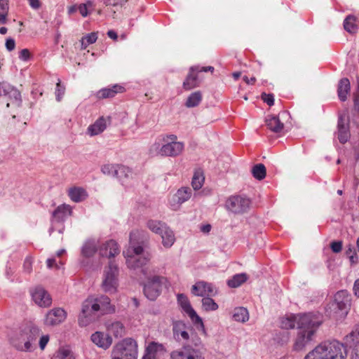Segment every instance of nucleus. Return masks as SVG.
<instances>
[{
	"label": "nucleus",
	"instance_id": "8",
	"mask_svg": "<svg viewBox=\"0 0 359 359\" xmlns=\"http://www.w3.org/2000/svg\"><path fill=\"white\" fill-rule=\"evenodd\" d=\"M350 301V295L348 292L340 290L334 294V300L329 304L327 312L330 316H344L348 313Z\"/></svg>",
	"mask_w": 359,
	"mask_h": 359
},
{
	"label": "nucleus",
	"instance_id": "39",
	"mask_svg": "<svg viewBox=\"0 0 359 359\" xmlns=\"http://www.w3.org/2000/svg\"><path fill=\"white\" fill-rule=\"evenodd\" d=\"M247 275L245 273H238L234 275L232 278L227 281V285L230 287H238L242 283H245L247 280Z\"/></svg>",
	"mask_w": 359,
	"mask_h": 359
},
{
	"label": "nucleus",
	"instance_id": "23",
	"mask_svg": "<svg viewBox=\"0 0 359 359\" xmlns=\"http://www.w3.org/2000/svg\"><path fill=\"white\" fill-rule=\"evenodd\" d=\"M164 351L163 344L152 341L147 346L142 359H156L158 353H163Z\"/></svg>",
	"mask_w": 359,
	"mask_h": 359
},
{
	"label": "nucleus",
	"instance_id": "30",
	"mask_svg": "<svg viewBox=\"0 0 359 359\" xmlns=\"http://www.w3.org/2000/svg\"><path fill=\"white\" fill-rule=\"evenodd\" d=\"M266 124L268 128L273 133H279L284 128V124L276 116L269 115L266 118Z\"/></svg>",
	"mask_w": 359,
	"mask_h": 359
},
{
	"label": "nucleus",
	"instance_id": "49",
	"mask_svg": "<svg viewBox=\"0 0 359 359\" xmlns=\"http://www.w3.org/2000/svg\"><path fill=\"white\" fill-rule=\"evenodd\" d=\"M65 92V86L61 85V81L60 79H58V81L56 84V89H55V96L57 101L60 102Z\"/></svg>",
	"mask_w": 359,
	"mask_h": 359
},
{
	"label": "nucleus",
	"instance_id": "28",
	"mask_svg": "<svg viewBox=\"0 0 359 359\" xmlns=\"http://www.w3.org/2000/svg\"><path fill=\"white\" fill-rule=\"evenodd\" d=\"M72 214V209L69 205L62 204L59 205L53 212V218L57 221L61 222L65 219L67 216Z\"/></svg>",
	"mask_w": 359,
	"mask_h": 359
},
{
	"label": "nucleus",
	"instance_id": "18",
	"mask_svg": "<svg viewBox=\"0 0 359 359\" xmlns=\"http://www.w3.org/2000/svg\"><path fill=\"white\" fill-rule=\"evenodd\" d=\"M189 330H191V328L182 320H176L172 323L173 336L179 341L189 339Z\"/></svg>",
	"mask_w": 359,
	"mask_h": 359
},
{
	"label": "nucleus",
	"instance_id": "14",
	"mask_svg": "<svg viewBox=\"0 0 359 359\" xmlns=\"http://www.w3.org/2000/svg\"><path fill=\"white\" fill-rule=\"evenodd\" d=\"M170 359H205L203 353L191 346H185L171 352Z\"/></svg>",
	"mask_w": 359,
	"mask_h": 359
},
{
	"label": "nucleus",
	"instance_id": "42",
	"mask_svg": "<svg viewBox=\"0 0 359 359\" xmlns=\"http://www.w3.org/2000/svg\"><path fill=\"white\" fill-rule=\"evenodd\" d=\"M205 177L203 173L201 170H197L194 172L192 178L191 185L194 190H199L204 182Z\"/></svg>",
	"mask_w": 359,
	"mask_h": 359
},
{
	"label": "nucleus",
	"instance_id": "64",
	"mask_svg": "<svg viewBox=\"0 0 359 359\" xmlns=\"http://www.w3.org/2000/svg\"><path fill=\"white\" fill-rule=\"evenodd\" d=\"M77 11H78V5L75 4V5H73L72 6L69 7L68 13L71 15V14L74 13Z\"/></svg>",
	"mask_w": 359,
	"mask_h": 359
},
{
	"label": "nucleus",
	"instance_id": "55",
	"mask_svg": "<svg viewBox=\"0 0 359 359\" xmlns=\"http://www.w3.org/2000/svg\"><path fill=\"white\" fill-rule=\"evenodd\" d=\"M78 11H79L80 14L84 18L88 16V9L86 8V6L83 4H80L79 5H78Z\"/></svg>",
	"mask_w": 359,
	"mask_h": 359
},
{
	"label": "nucleus",
	"instance_id": "13",
	"mask_svg": "<svg viewBox=\"0 0 359 359\" xmlns=\"http://www.w3.org/2000/svg\"><path fill=\"white\" fill-rule=\"evenodd\" d=\"M251 201L249 198L234 195L229 196L225 202V208L228 211L234 214H243L247 212L250 207Z\"/></svg>",
	"mask_w": 359,
	"mask_h": 359
},
{
	"label": "nucleus",
	"instance_id": "43",
	"mask_svg": "<svg viewBox=\"0 0 359 359\" xmlns=\"http://www.w3.org/2000/svg\"><path fill=\"white\" fill-rule=\"evenodd\" d=\"M8 9V0H0V25L7 22Z\"/></svg>",
	"mask_w": 359,
	"mask_h": 359
},
{
	"label": "nucleus",
	"instance_id": "62",
	"mask_svg": "<svg viewBox=\"0 0 359 359\" xmlns=\"http://www.w3.org/2000/svg\"><path fill=\"white\" fill-rule=\"evenodd\" d=\"M107 36L109 38L114 39V41H116V39H118L117 33L114 30H109L107 32Z\"/></svg>",
	"mask_w": 359,
	"mask_h": 359
},
{
	"label": "nucleus",
	"instance_id": "19",
	"mask_svg": "<svg viewBox=\"0 0 359 359\" xmlns=\"http://www.w3.org/2000/svg\"><path fill=\"white\" fill-rule=\"evenodd\" d=\"M99 254L102 257L109 259L114 257L120 252L118 243L114 240H109L103 243L99 248Z\"/></svg>",
	"mask_w": 359,
	"mask_h": 359
},
{
	"label": "nucleus",
	"instance_id": "31",
	"mask_svg": "<svg viewBox=\"0 0 359 359\" xmlns=\"http://www.w3.org/2000/svg\"><path fill=\"white\" fill-rule=\"evenodd\" d=\"M107 128L106 119L103 117L98 118L93 124L88 128V134L95 136L102 133Z\"/></svg>",
	"mask_w": 359,
	"mask_h": 359
},
{
	"label": "nucleus",
	"instance_id": "21",
	"mask_svg": "<svg viewBox=\"0 0 359 359\" xmlns=\"http://www.w3.org/2000/svg\"><path fill=\"white\" fill-rule=\"evenodd\" d=\"M91 341L100 348L104 350L109 348L112 344V338L102 332H95L91 335Z\"/></svg>",
	"mask_w": 359,
	"mask_h": 359
},
{
	"label": "nucleus",
	"instance_id": "50",
	"mask_svg": "<svg viewBox=\"0 0 359 359\" xmlns=\"http://www.w3.org/2000/svg\"><path fill=\"white\" fill-rule=\"evenodd\" d=\"M262 99L264 102H266L269 106H272L274 104V97L272 94H266L263 93L261 95Z\"/></svg>",
	"mask_w": 359,
	"mask_h": 359
},
{
	"label": "nucleus",
	"instance_id": "56",
	"mask_svg": "<svg viewBox=\"0 0 359 359\" xmlns=\"http://www.w3.org/2000/svg\"><path fill=\"white\" fill-rule=\"evenodd\" d=\"M354 109L359 114V91L354 95Z\"/></svg>",
	"mask_w": 359,
	"mask_h": 359
},
{
	"label": "nucleus",
	"instance_id": "46",
	"mask_svg": "<svg viewBox=\"0 0 359 359\" xmlns=\"http://www.w3.org/2000/svg\"><path fill=\"white\" fill-rule=\"evenodd\" d=\"M59 359H75L73 352L68 347H61L57 354Z\"/></svg>",
	"mask_w": 359,
	"mask_h": 359
},
{
	"label": "nucleus",
	"instance_id": "35",
	"mask_svg": "<svg viewBox=\"0 0 359 359\" xmlns=\"http://www.w3.org/2000/svg\"><path fill=\"white\" fill-rule=\"evenodd\" d=\"M356 17L353 15H348L344 20V29L350 33L354 34L358 31V27L356 24Z\"/></svg>",
	"mask_w": 359,
	"mask_h": 359
},
{
	"label": "nucleus",
	"instance_id": "29",
	"mask_svg": "<svg viewBox=\"0 0 359 359\" xmlns=\"http://www.w3.org/2000/svg\"><path fill=\"white\" fill-rule=\"evenodd\" d=\"M4 88L6 90L4 95L8 96L13 104H15L16 106H20L22 102L21 94L20 91L9 83H7Z\"/></svg>",
	"mask_w": 359,
	"mask_h": 359
},
{
	"label": "nucleus",
	"instance_id": "9",
	"mask_svg": "<svg viewBox=\"0 0 359 359\" xmlns=\"http://www.w3.org/2000/svg\"><path fill=\"white\" fill-rule=\"evenodd\" d=\"M119 270L114 262L110 261L107 266L103 271V278L102 282V290L109 293H114L116 292L118 285V276Z\"/></svg>",
	"mask_w": 359,
	"mask_h": 359
},
{
	"label": "nucleus",
	"instance_id": "34",
	"mask_svg": "<svg viewBox=\"0 0 359 359\" xmlns=\"http://www.w3.org/2000/svg\"><path fill=\"white\" fill-rule=\"evenodd\" d=\"M350 88V81L348 79L344 78L340 80L338 85L337 93L341 101L344 102L346 100Z\"/></svg>",
	"mask_w": 359,
	"mask_h": 359
},
{
	"label": "nucleus",
	"instance_id": "52",
	"mask_svg": "<svg viewBox=\"0 0 359 359\" xmlns=\"http://www.w3.org/2000/svg\"><path fill=\"white\" fill-rule=\"evenodd\" d=\"M330 247L334 252L338 253L342 249V243L341 241H334L331 243Z\"/></svg>",
	"mask_w": 359,
	"mask_h": 359
},
{
	"label": "nucleus",
	"instance_id": "15",
	"mask_svg": "<svg viewBox=\"0 0 359 359\" xmlns=\"http://www.w3.org/2000/svg\"><path fill=\"white\" fill-rule=\"evenodd\" d=\"M32 300L40 307H49L52 298L49 293L41 286H36L30 290Z\"/></svg>",
	"mask_w": 359,
	"mask_h": 359
},
{
	"label": "nucleus",
	"instance_id": "61",
	"mask_svg": "<svg viewBox=\"0 0 359 359\" xmlns=\"http://www.w3.org/2000/svg\"><path fill=\"white\" fill-rule=\"evenodd\" d=\"M243 79L247 84L250 85L254 84L256 81V79L255 77H251L250 79H249L247 76H244L243 77Z\"/></svg>",
	"mask_w": 359,
	"mask_h": 359
},
{
	"label": "nucleus",
	"instance_id": "26",
	"mask_svg": "<svg viewBox=\"0 0 359 359\" xmlns=\"http://www.w3.org/2000/svg\"><path fill=\"white\" fill-rule=\"evenodd\" d=\"M125 88L123 86L115 84L111 87L104 88L100 90L97 93V97L99 98H109L114 97L117 93H123Z\"/></svg>",
	"mask_w": 359,
	"mask_h": 359
},
{
	"label": "nucleus",
	"instance_id": "16",
	"mask_svg": "<svg viewBox=\"0 0 359 359\" xmlns=\"http://www.w3.org/2000/svg\"><path fill=\"white\" fill-rule=\"evenodd\" d=\"M192 195L191 188L183 187L179 189L169 201V204L172 210H178L181 205L187 201Z\"/></svg>",
	"mask_w": 359,
	"mask_h": 359
},
{
	"label": "nucleus",
	"instance_id": "47",
	"mask_svg": "<svg viewBox=\"0 0 359 359\" xmlns=\"http://www.w3.org/2000/svg\"><path fill=\"white\" fill-rule=\"evenodd\" d=\"M97 39V32H91L90 34H86L83 37H82L81 42V45L93 44L96 42Z\"/></svg>",
	"mask_w": 359,
	"mask_h": 359
},
{
	"label": "nucleus",
	"instance_id": "54",
	"mask_svg": "<svg viewBox=\"0 0 359 359\" xmlns=\"http://www.w3.org/2000/svg\"><path fill=\"white\" fill-rule=\"evenodd\" d=\"M23 268L26 272H31L32 269V262L30 258H26V259L24 262Z\"/></svg>",
	"mask_w": 359,
	"mask_h": 359
},
{
	"label": "nucleus",
	"instance_id": "11",
	"mask_svg": "<svg viewBox=\"0 0 359 359\" xmlns=\"http://www.w3.org/2000/svg\"><path fill=\"white\" fill-rule=\"evenodd\" d=\"M167 282L163 276H153L148 277L144 284V294L149 300H155L161 294L162 287Z\"/></svg>",
	"mask_w": 359,
	"mask_h": 359
},
{
	"label": "nucleus",
	"instance_id": "33",
	"mask_svg": "<svg viewBox=\"0 0 359 359\" xmlns=\"http://www.w3.org/2000/svg\"><path fill=\"white\" fill-rule=\"evenodd\" d=\"M97 248L94 241H87L84 243L81 248V255L83 259H88L93 257L97 252Z\"/></svg>",
	"mask_w": 359,
	"mask_h": 359
},
{
	"label": "nucleus",
	"instance_id": "57",
	"mask_svg": "<svg viewBox=\"0 0 359 359\" xmlns=\"http://www.w3.org/2000/svg\"><path fill=\"white\" fill-rule=\"evenodd\" d=\"M353 291L354 294L359 297V278L356 279L354 282Z\"/></svg>",
	"mask_w": 359,
	"mask_h": 359
},
{
	"label": "nucleus",
	"instance_id": "44",
	"mask_svg": "<svg viewBox=\"0 0 359 359\" xmlns=\"http://www.w3.org/2000/svg\"><path fill=\"white\" fill-rule=\"evenodd\" d=\"M252 173L253 177L258 180H262L266 177V168L264 164L259 163L253 166L252 169Z\"/></svg>",
	"mask_w": 359,
	"mask_h": 359
},
{
	"label": "nucleus",
	"instance_id": "38",
	"mask_svg": "<svg viewBox=\"0 0 359 359\" xmlns=\"http://www.w3.org/2000/svg\"><path fill=\"white\" fill-rule=\"evenodd\" d=\"M132 175L133 171L130 168L123 165H118L115 177L123 182L125 179H128L132 177Z\"/></svg>",
	"mask_w": 359,
	"mask_h": 359
},
{
	"label": "nucleus",
	"instance_id": "1",
	"mask_svg": "<svg viewBox=\"0 0 359 359\" xmlns=\"http://www.w3.org/2000/svg\"><path fill=\"white\" fill-rule=\"evenodd\" d=\"M41 330L38 325L32 322H28L13 331L8 337L11 345L18 351L25 353L34 352L36 348V340L39 346L44 350L50 340L48 334H41Z\"/></svg>",
	"mask_w": 359,
	"mask_h": 359
},
{
	"label": "nucleus",
	"instance_id": "4",
	"mask_svg": "<svg viewBox=\"0 0 359 359\" xmlns=\"http://www.w3.org/2000/svg\"><path fill=\"white\" fill-rule=\"evenodd\" d=\"M347 350L337 340L324 341L310 351L303 359H346Z\"/></svg>",
	"mask_w": 359,
	"mask_h": 359
},
{
	"label": "nucleus",
	"instance_id": "41",
	"mask_svg": "<svg viewBox=\"0 0 359 359\" xmlns=\"http://www.w3.org/2000/svg\"><path fill=\"white\" fill-rule=\"evenodd\" d=\"M147 226L151 231L160 235L167 225L160 221L151 219L147 222Z\"/></svg>",
	"mask_w": 359,
	"mask_h": 359
},
{
	"label": "nucleus",
	"instance_id": "24",
	"mask_svg": "<svg viewBox=\"0 0 359 359\" xmlns=\"http://www.w3.org/2000/svg\"><path fill=\"white\" fill-rule=\"evenodd\" d=\"M346 342L352 348L353 353L352 359H359V330H354L347 335Z\"/></svg>",
	"mask_w": 359,
	"mask_h": 359
},
{
	"label": "nucleus",
	"instance_id": "12",
	"mask_svg": "<svg viewBox=\"0 0 359 359\" xmlns=\"http://www.w3.org/2000/svg\"><path fill=\"white\" fill-rule=\"evenodd\" d=\"M215 68L212 66L201 67L200 65L191 66L189 69V73L187 75L183 84V88L187 90H191L199 86L200 81L198 80V74L200 72H213Z\"/></svg>",
	"mask_w": 359,
	"mask_h": 359
},
{
	"label": "nucleus",
	"instance_id": "60",
	"mask_svg": "<svg viewBox=\"0 0 359 359\" xmlns=\"http://www.w3.org/2000/svg\"><path fill=\"white\" fill-rule=\"evenodd\" d=\"M29 5L32 8L37 9L40 7L39 0H29Z\"/></svg>",
	"mask_w": 359,
	"mask_h": 359
},
{
	"label": "nucleus",
	"instance_id": "53",
	"mask_svg": "<svg viewBox=\"0 0 359 359\" xmlns=\"http://www.w3.org/2000/svg\"><path fill=\"white\" fill-rule=\"evenodd\" d=\"M31 54L28 49H22L19 53V58L22 60L27 61L30 58Z\"/></svg>",
	"mask_w": 359,
	"mask_h": 359
},
{
	"label": "nucleus",
	"instance_id": "45",
	"mask_svg": "<svg viewBox=\"0 0 359 359\" xmlns=\"http://www.w3.org/2000/svg\"><path fill=\"white\" fill-rule=\"evenodd\" d=\"M202 308L205 311H216L218 309L217 304L210 297L202 299Z\"/></svg>",
	"mask_w": 359,
	"mask_h": 359
},
{
	"label": "nucleus",
	"instance_id": "59",
	"mask_svg": "<svg viewBox=\"0 0 359 359\" xmlns=\"http://www.w3.org/2000/svg\"><path fill=\"white\" fill-rule=\"evenodd\" d=\"M211 229L212 226L209 224L202 225L200 228L201 231L203 232V233H208L210 231Z\"/></svg>",
	"mask_w": 359,
	"mask_h": 359
},
{
	"label": "nucleus",
	"instance_id": "32",
	"mask_svg": "<svg viewBox=\"0 0 359 359\" xmlns=\"http://www.w3.org/2000/svg\"><path fill=\"white\" fill-rule=\"evenodd\" d=\"M160 236L162 238V244L166 248H170L175 241L173 231L168 226L163 230Z\"/></svg>",
	"mask_w": 359,
	"mask_h": 359
},
{
	"label": "nucleus",
	"instance_id": "25",
	"mask_svg": "<svg viewBox=\"0 0 359 359\" xmlns=\"http://www.w3.org/2000/svg\"><path fill=\"white\" fill-rule=\"evenodd\" d=\"M191 292L195 296L204 297L213 292L212 286L211 284L199 281L192 286Z\"/></svg>",
	"mask_w": 359,
	"mask_h": 359
},
{
	"label": "nucleus",
	"instance_id": "3",
	"mask_svg": "<svg viewBox=\"0 0 359 359\" xmlns=\"http://www.w3.org/2000/svg\"><path fill=\"white\" fill-rule=\"evenodd\" d=\"M110 299L105 295L98 297H88L82 303L81 313L79 318L81 326H86L95 319V315L100 312L101 314L112 313L114 308L110 304Z\"/></svg>",
	"mask_w": 359,
	"mask_h": 359
},
{
	"label": "nucleus",
	"instance_id": "58",
	"mask_svg": "<svg viewBox=\"0 0 359 359\" xmlns=\"http://www.w3.org/2000/svg\"><path fill=\"white\" fill-rule=\"evenodd\" d=\"M348 258L351 265H355L358 263V257L356 253H352Z\"/></svg>",
	"mask_w": 359,
	"mask_h": 359
},
{
	"label": "nucleus",
	"instance_id": "37",
	"mask_svg": "<svg viewBox=\"0 0 359 359\" xmlns=\"http://www.w3.org/2000/svg\"><path fill=\"white\" fill-rule=\"evenodd\" d=\"M202 93L201 91H195L191 93L187 97L185 105L188 108L197 107L202 101Z\"/></svg>",
	"mask_w": 359,
	"mask_h": 359
},
{
	"label": "nucleus",
	"instance_id": "40",
	"mask_svg": "<svg viewBox=\"0 0 359 359\" xmlns=\"http://www.w3.org/2000/svg\"><path fill=\"white\" fill-rule=\"evenodd\" d=\"M108 331L118 337L124 334L125 328L121 323L116 321L108 326Z\"/></svg>",
	"mask_w": 359,
	"mask_h": 359
},
{
	"label": "nucleus",
	"instance_id": "10",
	"mask_svg": "<svg viewBox=\"0 0 359 359\" xmlns=\"http://www.w3.org/2000/svg\"><path fill=\"white\" fill-rule=\"evenodd\" d=\"M177 300L182 311L189 317L193 324L196 326L197 329L206 336L207 332L203 320L191 306L188 297L184 294H178L177 295Z\"/></svg>",
	"mask_w": 359,
	"mask_h": 359
},
{
	"label": "nucleus",
	"instance_id": "17",
	"mask_svg": "<svg viewBox=\"0 0 359 359\" xmlns=\"http://www.w3.org/2000/svg\"><path fill=\"white\" fill-rule=\"evenodd\" d=\"M67 318L66 311L62 308H54L46 315L43 323L48 326H54L64 322Z\"/></svg>",
	"mask_w": 359,
	"mask_h": 359
},
{
	"label": "nucleus",
	"instance_id": "7",
	"mask_svg": "<svg viewBox=\"0 0 359 359\" xmlns=\"http://www.w3.org/2000/svg\"><path fill=\"white\" fill-rule=\"evenodd\" d=\"M137 344L132 338H126L113 348L111 359H137Z\"/></svg>",
	"mask_w": 359,
	"mask_h": 359
},
{
	"label": "nucleus",
	"instance_id": "36",
	"mask_svg": "<svg viewBox=\"0 0 359 359\" xmlns=\"http://www.w3.org/2000/svg\"><path fill=\"white\" fill-rule=\"evenodd\" d=\"M232 318L236 322L245 323L249 320L248 311L244 307L235 308Z\"/></svg>",
	"mask_w": 359,
	"mask_h": 359
},
{
	"label": "nucleus",
	"instance_id": "20",
	"mask_svg": "<svg viewBox=\"0 0 359 359\" xmlns=\"http://www.w3.org/2000/svg\"><path fill=\"white\" fill-rule=\"evenodd\" d=\"M307 313L287 314L280 318V327L285 330L293 329L296 325L299 328L300 318L306 316Z\"/></svg>",
	"mask_w": 359,
	"mask_h": 359
},
{
	"label": "nucleus",
	"instance_id": "51",
	"mask_svg": "<svg viewBox=\"0 0 359 359\" xmlns=\"http://www.w3.org/2000/svg\"><path fill=\"white\" fill-rule=\"evenodd\" d=\"M128 0H104V3L107 6H123Z\"/></svg>",
	"mask_w": 359,
	"mask_h": 359
},
{
	"label": "nucleus",
	"instance_id": "22",
	"mask_svg": "<svg viewBox=\"0 0 359 359\" xmlns=\"http://www.w3.org/2000/svg\"><path fill=\"white\" fill-rule=\"evenodd\" d=\"M337 135L339 141L342 144L346 143L350 137L348 123L342 116L338 120Z\"/></svg>",
	"mask_w": 359,
	"mask_h": 359
},
{
	"label": "nucleus",
	"instance_id": "6",
	"mask_svg": "<svg viewBox=\"0 0 359 359\" xmlns=\"http://www.w3.org/2000/svg\"><path fill=\"white\" fill-rule=\"evenodd\" d=\"M161 142V145L156 142L154 147L159 149L158 154L162 156L176 157L184 151V144L182 142H178L177 137L175 135H163Z\"/></svg>",
	"mask_w": 359,
	"mask_h": 359
},
{
	"label": "nucleus",
	"instance_id": "5",
	"mask_svg": "<svg viewBox=\"0 0 359 359\" xmlns=\"http://www.w3.org/2000/svg\"><path fill=\"white\" fill-rule=\"evenodd\" d=\"M140 235V233L137 230L131 231L130 233L129 247L126 251H123L127 266L130 269L142 268L150 259L149 255L141 256L144 249L138 241Z\"/></svg>",
	"mask_w": 359,
	"mask_h": 359
},
{
	"label": "nucleus",
	"instance_id": "63",
	"mask_svg": "<svg viewBox=\"0 0 359 359\" xmlns=\"http://www.w3.org/2000/svg\"><path fill=\"white\" fill-rule=\"evenodd\" d=\"M47 266L49 268V269H51L53 268L55 265H56L55 264V259L54 258H50V259H47Z\"/></svg>",
	"mask_w": 359,
	"mask_h": 359
},
{
	"label": "nucleus",
	"instance_id": "48",
	"mask_svg": "<svg viewBox=\"0 0 359 359\" xmlns=\"http://www.w3.org/2000/svg\"><path fill=\"white\" fill-rule=\"evenodd\" d=\"M118 165L107 164L102 167V172L104 175L115 177Z\"/></svg>",
	"mask_w": 359,
	"mask_h": 359
},
{
	"label": "nucleus",
	"instance_id": "27",
	"mask_svg": "<svg viewBox=\"0 0 359 359\" xmlns=\"http://www.w3.org/2000/svg\"><path fill=\"white\" fill-rule=\"evenodd\" d=\"M68 196L75 203H80L88 197V193L82 187H74L68 190Z\"/></svg>",
	"mask_w": 359,
	"mask_h": 359
},
{
	"label": "nucleus",
	"instance_id": "2",
	"mask_svg": "<svg viewBox=\"0 0 359 359\" xmlns=\"http://www.w3.org/2000/svg\"><path fill=\"white\" fill-rule=\"evenodd\" d=\"M322 321L319 313H308L306 316L300 318L298 331L294 339L293 351H304L313 341Z\"/></svg>",
	"mask_w": 359,
	"mask_h": 359
}]
</instances>
